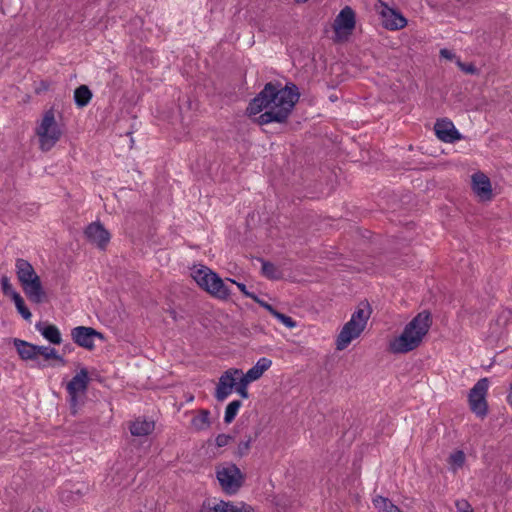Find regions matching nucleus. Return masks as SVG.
Returning a JSON list of instances; mask_svg holds the SVG:
<instances>
[{"label": "nucleus", "mask_w": 512, "mask_h": 512, "mask_svg": "<svg viewBox=\"0 0 512 512\" xmlns=\"http://www.w3.org/2000/svg\"><path fill=\"white\" fill-rule=\"evenodd\" d=\"M300 94L295 84L289 83L285 87L272 82L267 83L262 91L250 102L248 110L251 114L266 111L258 117L261 125L272 122L283 123L291 114Z\"/></svg>", "instance_id": "f257e3e1"}, {"label": "nucleus", "mask_w": 512, "mask_h": 512, "mask_svg": "<svg viewBox=\"0 0 512 512\" xmlns=\"http://www.w3.org/2000/svg\"><path fill=\"white\" fill-rule=\"evenodd\" d=\"M432 325L429 311L418 313L404 328L403 332L389 343L394 354H403L416 349L423 341Z\"/></svg>", "instance_id": "f03ea898"}, {"label": "nucleus", "mask_w": 512, "mask_h": 512, "mask_svg": "<svg viewBox=\"0 0 512 512\" xmlns=\"http://www.w3.org/2000/svg\"><path fill=\"white\" fill-rule=\"evenodd\" d=\"M371 315L369 303L362 302L352 314L350 320L343 326L336 339V349L341 351L364 331Z\"/></svg>", "instance_id": "7ed1b4c3"}, {"label": "nucleus", "mask_w": 512, "mask_h": 512, "mask_svg": "<svg viewBox=\"0 0 512 512\" xmlns=\"http://www.w3.org/2000/svg\"><path fill=\"white\" fill-rule=\"evenodd\" d=\"M17 278L28 299L36 304L42 303L46 298L40 277L33 266L25 259L18 258L15 262Z\"/></svg>", "instance_id": "20e7f679"}, {"label": "nucleus", "mask_w": 512, "mask_h": 512, "mask_svg": "<svg viewBox=\"0 0 512 512\" xmlns=\"http://www.w3.org/2000/svg\"><path fill=\"white\" fill-rule=\"evenodd\" d=\"M191 276L199 287L215 298L225 300L231 295V290L224 280L206 266L194 267Z\"/></svg>", "instance_id": "39448f33"}, {"label": "nucleus", "mask_w": 512, "mask_h": 512, "mask_svg": "<svg viewBox=\"0 0 512 512\" xmlns=\"http://www.w3.org/2000/svg\"><path fill=\"white\" fill-rule=\"evenodd\" d=\"M36 135L39 138V146L42 151L51 150L59 141L62 132L55 120L52 109L46 111L36 127Z\"/></svg>", "instance_id": "423d86ee"}, {"label": "nucleus", "mask_w": 512, "mask_h": 512, "mask_svg": "<svg viewBox=\"0 0 512 512\" xmlns=\"http://www.w3.org/2000/svg\"><path fill=\"white\" fill-rule=\"evenodd\" d=\"M216 477L222 490L229 494H236L244 482L241 470L232 463L224 464L217 468Z\"/></svg>", "instance_id": "0eeeda50"}, {"label": "nucleus", "mask_w": 512, "mask_h": 512, "mask_svg": "<svg viewBox=\"0 0 512 512\" xmlns=\"http://www.w3.org/2000/svg\"><path fill=\"white\" fill-rule=\"evenodd\" d=\"M489 388L488 378L479 379L469 392V406L478 417H485L488 412L486 395Z\"/></svg>", "instance_id": "6e6552de"}, {"label": "nucleus", "mask_w": 512, "mask_h": 512, "mask_svg": "<svg viewBox=\"0 0 512 512\" xmlns=\"http://www.w3.org/2000/svg\"><path fill=\"white\" fill-rule=\"evenodd\" d=\"M89 382L90 378L87 369L81 368L67 383L66 390L69 395V403L74 412L80 402V398L86 394Z\"/></svg>", "instance_id": "1a4fd4ad"}, {"label": "nucleus", "mask_w": 512, "mask_h": 512, "mask_svg": "<svg viewBox=\"0 0 512 512\" xmlns=\"http://www.w3.org/2000/svg\"><path fill=\"white\" fill-rule=\"evenodd\" d=\"M355 12L349 6L344 7L336 16L333 28L336 35V40H345L352 34L355 28Z\"/></svg>", "instance_id": "9d476101"}, {"label": "nucleus", "mask_w": 512, "mask_h": 512, "mask_svg": "<svg viewBox=\"0 0 512 512\" xmlns=\"http://www.w3.org/2000/svg\"><path fill=\"white\" fill-rule=\"evenodd\" d=\"M376 10L381 17L383 26L389 30H399L406 26L407 20L397 10L390 8L382 0L376 4Z\"/></svg>", "instance_id": "9b49d317"}, {"label": "nucleus", "mask_w": 512, "mask_h": 512, "mask_svg": "<svg viewBox=\"0 0 512 512\" xmlns=\"http://www.w3.org/2000/svg\"><path fill=\"white\" fill-rule=\"evenodd\" d=\"M241 375L242 370L230 368L220 376L214 395L217 401H224L232 393Z\"/></svg>", "instance_id": "f8f14e48"}, {"label": "nucleus", "mask_w": 512, "mask_h": 512, "mask_svg": "<svg viewBox=\"0 0 512 512\" xmlns=\"http://www.w3.org/2000/svg\"><path fill=\"white\" fill-rule=\"evenodd\" d=\"M73 341L87 350H92L95 346V337L103 338L102 334L91 327L78 326L71 330Z\"/></svg>", "instance_id": "ddd939ff"}, {"label": "nucleus", "mask_w": 512, "mask_h": 512, "mask_svg": "<svg viewBox=\"0 0 512 512\" xmlns=\"http://www.w3.org/2000/svg\"><path fill=\"white\" fill-rule=\"evenodd\" d=\"M84 234L89 242L102 250L106 248L111 238L110 233L98 221L90 223L86 227Z\"/></svg>", "instance_id": "4468645a"}, {"label": "nucleus", "mask_w": 512, "mask_h": 512, "mask_svg": "<svg viewBox=\"0 0 512 512\" xmlns=\"http://www.w3.org/2000/svg\"><path fill=\"white\" fill-rule=\"evenodd\" d=\"M436 136L444 142L453 143L462 138L452 121L448 119L437 120L434 126Z\"/></svg>", "instance_id": "2eb2a0df"}, {"label": "nucleus", "mask_w": 512, "mask_h": 512, "mask_svg": "<svg viewBox=\"0 0 512 512\" xmlns=\"http://www.w3.org/2000/svg\"><path fill=\"white\" fill-rule=\"evenodd\" d=\"M207 511L211 512H254V509L244 502H230L220 500L213 505L208 504Z\"/></svg>", "instance_id": "dca6fc26"}, {"label": "nucleus", "mask_w": 512, "mask_h": 512, "mask_svg": "<svg viewBox=\"0 0 512 512\" xmlns=\"http://www.w3.org/2000/svg\"><path fill=\"white\" fill-rule=\"evenodd\" d=\"M474 192L482 199H490L492 195L491 183L489 178L483 173H475L472 176Z\"/></svg>", "instance_id": "f3484780"}, {"label": "nucleus", "mask_w": 512, "mask_h": 512, "mask_svg": "<svg viewBox=\"0 0 512 512\" xmlns=\"http://www.w3.org/2000/svg\"><path fill=\"white\" fill-rule=\"evenodd\" d=\"M13 344L17 350V353L19 357L22 360H36L37 359V348L38 345H34L32 343H29L27 341L14 338Z\"/></svg>", "instance_id": "a211bd4d"}, {"label": "nucleus", "mask_w": 512, "mask_h": 512, "mask_svg": "<svg viewBox=\"0 0 512 512\" xmlns=\"http://www.w3.org/2000/svg\"><path fill=\"white\" fill-rule=\"evenodd\" d=\"M36 329L50 343L55 345L61 344V333L55 325L39 322L36 324Z\"/></svg>", "instance_id": "6ab92c4d"}, {"label": "nucleus", "mask_w": 512, "mask_h": 512, "mask_svg": "<svg viewBox=\"0 0 512 512\" xmlns=\"http://www.w3.org/2000/svg\"><path fill=\"white\" fill-rule=\"evenodd\" d=\"M271 365L272 361L269 358L262 357L252 368L243 374V376L246 377L248 381H256L271 367Z\"/></svg>", "instance_id": "aec40b11"}, {"label": "nucleus", "mask_w": 512, "mask_h": 512, "mask_svg": "<svg viewBox=\"0 0 512 512\" xmlns=\"http://www.w3.org/2000/svg\"><path fill=\"white\" fill-rule=\"evenodd\" d=\"M153 421L135 420L130 426V432L133 436H147L154 430Z\"/></svg>", "instance_id": "412c9836"}, {"label": "nucleus", "mask_w": 512, "mask_h": 512, "mask_svg": "<svg viewBox=\"0 0 512 512\" xmlns=\"http://www.w3.org/2000/svg\"><path fill=\"white\" fill-rule=\"evenodd\" d=\"M373 505L379 512H402L390 499L383 496L373 498Z\"/></svg>", "instance_id": "4be33fe9"}, {"label": "nucleus", "mask_w": 512, "mask_h": 512, "mask_svg": "<svg viewBox=\"0 0 512 512\" xmlns=\"http://www.w3.org/2000/svg\"><path fill=\"white\" fill-rule=\"evenodd\" d=\"M92 98V93L86 85H81L74 91V100L78 107H85Z\"/></svg>", "instance_id": "5701e85b"}, {"label": "nucleus", "mask_w": 512, "mask_h": 512, "mask_svg": "<svg viewBox=\"0 0 512 512\" xmlns=\"http://www.w3.org/2000/svg\"><path fill=\"white\" fill-rule=\"evenodd\" d=\"M42 356L45 360L54 359L61 363V365H65V360L62 356L58 354L55 348L49 346H38L37 348V358Z\"/></svg>", "instance_id": "b1692460"}, {"label": "nucleus", "mask_w": 512, "mask_h": 512, "mask_svg": "<svg viewBox=\"0 0 512 512\" xmlns=\"http://www.w3.org/2000/svg\"><path fill=\"white\" fill-rule=\"evenodd\" d=\"M11 298L14 301V304L16 306L18 313L21 314V316L25 320L29 321L32 317V314H31L30 310L26 307L22 296L18 292H12Z\"/></svg>", "instance_id": "393cba45"}, {"label": "nucleus", "mask_w": 512, "mask_h": 512, "mask_svg": "<svg viewBox=\"0 0 512 512\" xmlns=\"http://www.w3.org/2000/svg\"><path fill=\"white\" fill-rule=\"evenodd\" d=\"M209 415L210 412L208 410H201L192 418L191 425L198 431L208 428L210 424Z\"/></svg>", "instance_id": "a878e982"}, {"label": "nucleus", "mask_w": 512, "mask_h": 512, "mask_svg": "<svg viewBox=\"0 0 512 512\" xmlns=\"http://www.w3.org/2000/svg\"><path fill=\"white\" fill-rule=\"evenodd\" d=\"M262 274L268 279H280L281 271L271 262L262 261Z\"/></svg>", "instance_id": "bb28decb"}, {"label": "nucleus", "mask_w": 512, "mask_h": 512, "mask_svg": "<svg viewBox=\"0 0 512 512\" xmlns=\"http://www.w3.org/2000/svg\"><path fill=\"white\" fill-rule=\"evenodd\" d=\"M241 406L242 402L240 400H233L230 402L225 410L224 421L228 424L231 423L235 419Z\"/></svg>", "instance_id": "cd10ccee"}, {"label": "nucleus", "mask_w": 512, "mask_h": 512, "mask_svg": "<svg viewBox=\"0 0 512 512\" xmlns=\"http://www.w3.org/2000/svg\"><path fill=\"white\" fill-rule=\"evenodd\" d=\"M250 382L251 381H248V379L244 377L242 374L239 377L237 384L235 386V391L244 399H247L249 397L247 387Z\"/></svg>", "instance_id": "c85d7f7f"}, {"label": "nucleus", "mask_w": 512, "mask_h": 512, "mask_svg": "<svg viewBox=\"0 0 512 512\" xmlns=\"http://www.w3.org/2000/svg\"><path fill=\"white\" fill-rule=\"evenodd\" d=\"M464 462L465 454L461 450L455 451L449 457V463L453 466L454 469L462 467L464 465Z\"/></svg>", "instance_id": "c756f323"}, {"label": "nucleus", "mask_w": 512, "mask_h": 512, "mask_svg": "<svg viewBox=\"0 0 512 512\" xmlns=\"http://www.w3.org/2000/svg\"><path fill=\"white\" fill-rule=\"evenodd\" d=\"M272 316H274L278 321H280L287 328L292 329V328L296 327V322L290 316L280 313L277 310L274 312V314Z\"/></svg>", "instance_id": "7c9ffc66"}, {"label": "nucleus", "mask_w": 512, "mask_h": 512, "mask_svg": "<svg viewBox=\"0 0 512 512\" xmlns=\"http://www.w3.org/2000/svg\"><path fill=\"white\" fill-rule=\"evenodd\" d=\"M252 441H253V439L250 436L247 439L240 441L237 446V451H236L237 455L240 457L247 455L250 450Z\"/></svg>", "instance_id": "2f4dec72"}, {"label": "nucleus", "mask_w": 512, "mask_h": 512, "mask_svg": "<svg viewBox=\"0 0 512 512\" xmlns=\"http://www.w3.org/2000/svg\"><path fill=\"white\" fill-rule=\"evenodd\" d=\"M227 281L231 282L232 284H235L237 285V287L239 288V290L246 296V297H249L251 299H253L254 301H258V297L254 294V293H251L249 292L247 289H246V286L245 284L243 283H239V282H236L230 278L227 279Z\"/></svg>", "instance_id": "473e14b6"}, {"label": "nucleus", "mask_w": 512, "mask_h": 512, "mask_svg": "<svg viewBox=\"0 0 512 512\" xmlns=\"http://www.w3.org/2000/svg\"><path fill=\"white\" fill-rule=\"evenodd\" d=\"M0 282H1V288H2V291H3V293H4L5 295H9V296H11V293H12V292H16V291L13 289V287H12V285H11V283H10V280H9V278H8L7 276H2V277H1V281H0Z\"/></svg>", "instance_id": "72a5a7b5"}, {"label": "nucleus", "mask_w": 512, "mask_h": 512, "mask_svg": "<svg viewBox=\"0 0 512 512\" xmlns=\"http://www.w3.org/2000/svg\"><path fill=\"white\" fill-rule=\"evenodd\" d=\"M457 512H473L469 502L465 499H460L455 502Z\"/></svg>", "instance_id": "f704fd0d"}, {"label": "nucleus", "mask_w": 512, "mask_h": 512, "mask_svg": "<svg viewBox=\"0 0 512 512\" xmlns=\"http://www.w3.org/2000/svg\"><path fill=\"white\" fill-rule=\"evenodd\" d=\"M456 64L463 72L467 74H475L477 72L476 67L472 63L466 64L458 59Z\"/></svg>", "instance_id": "c9c22d12"}, {"label": "nucleus", "mask_w": 512, "mask_h": 512, "mask_svg": "<svg viewBox=\"0 0 512 512\" xmlns=\"http://www.w3.org/2000/svg\"><path fill=\"white\" fill-rule=\"evenodd\" d=\"M232 440V437L230 435H227V434H219L217 437H216V445L218 447H224L226 445H228L230 443V441Z\"/></svg>", "instance_id": "e433bc0d"}, {"label": "nucleus", "mask_w": 512, "mask_h": 512, "mask_svg": "<svg viewBox=\"0 0 512 512\" xmlns=\"http://www.w3.org/2000/svg\"><path fill=\"white\" fill-rule=\"evenodd\" d=\"M440 56L447 60H453L455 58V54L446 48L440 50Z\"/></svg>", "instance_id": "4c0bfd02"}, {"label": "nucleus", "mask_w": 512, "mask_h": 512, "mask_svg": "<svg viewBox=\"0 0 512 512\" xmlns=\"http://www.w3.org/2000/svg\"><path fill=\"white\" fill-rule=\"evenodd\" d=\"M256 302L259 303L267 311H269V313L271 315H273L274 312L276 311V309H274L272 305L268 304L267 302H264V301L260 300L259 298H258V301H256Z\"/></svg>", "instance_id": "58836bf2"}, {"label": "nucleus", "mask_w": 512, "mask_h": 512, "mask_svg": "<svg viewBox=\"0 0 512 512\" xmlns=\"http://www.w3.org/2000/svg\"><path fill=\"white\" fill-rule=\"evenodd\" d=\"M48 89V85L46 84V82H41V87L40 88H37L36 89V92L37 93H40L41 90H47Z\"/></svg>", "instance_id": "ea45409f"}, {"label": "nucleus", "mask_w": 512, "mask_h": 512, "mask_svg": "<svg viewBox=\"0 0 512 512\" xmlns=\"http://www.w3.org/2000/svg\"><path fill=\"white\" fill-rule=\"evenodd\" d=\"M507 402L512 405V384L510 386V390H509V393H508V396H507Z\"/></svg>", "instance_id": "a19ab883"}, {"label": "nucleus", "mask_w": 512, "mask_h": 512, "mask_svg": "<svg viewBox=\"0 0 512 512\" xmlns=\"http://www.w3.org/2000/svg\"><path fill=\"white\" fill-rule=\"evenodd\" d=\"M200 512H211V511H207L206 508H204Z\"/></svg>", "instance_id": "79ce46f5"}]
</instances>
